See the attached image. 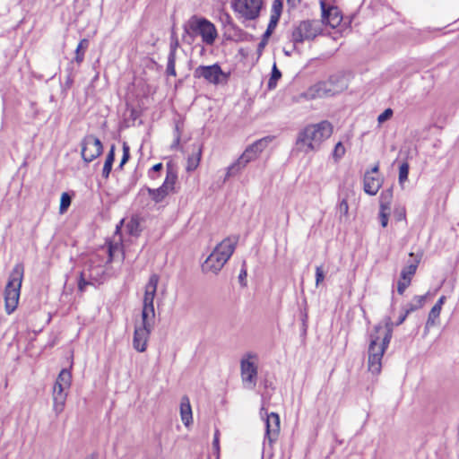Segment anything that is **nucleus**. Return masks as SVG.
Masks as SVG:
<instances>
[{
    "label": "nucleus",
    "instance_id": "a878e982",
    "mask_svg": "<svg viewBox=\"0 0 459 459\" xmlns=\"http://www.w3.org/2000/svg\"><path fill=\"white\" fill-rule=\"evenodd\" d=\"M115 150L116 146L114 144L111 145L110 150L106 157L104 166L102 169V177L105 179H108L109 178V174L112 170V166L115 160Z\"/></svg>",
    "mask_w": 459,
    "mask_h": 459
},
{
    "label": "nucleus",
    "instance_id": "c03bdc74",
    "mask_svg": "<svg viewBox=\"0 0 459 459\" xmlns=\"http://www.w3.org/2000/svg\"><path fill=\"white\" fill-rule=\"evenodd\" d=\"M245 262L243 263V265H242V269L239 273V275H238V281H239V283L242 285V286H246L247 285V281H246V278H247V269L245 268Z\"/></svg>",
    "mask_w": 459,
    "mask_h": 459
},
{
    "label": "nucleus",
    "instance_id": "9b49d317",
    "mask_svg": "<svg viewBox=\"0 0 459 459\" xmlns=\"http://www.w3.org/2000/svg\"><path fill=\"white\" fill-rule=\"evenodd\" d=\"M160 281V276L152 273L145 285L144 296L143 300L142 318L153 320L155 319L154 298L157 292V287Z\"/></svg>",
    "mask_w": 459,
    "mask_h": 459
},
{
    "label": "nucleus",
    "instance_id": "72a5a7b5",
    "mask_svg": "<svg viewBox=\"0 0 459 459\" xmlns=\"http://www.w3.org/2000/svg\"><path fill=\"white\" fill-rule=\"evenodd\" d=\"M129 159H130V147L126 142H124L123 143V156H122L121 161L119 163L118 169H122L124 165L129 160Z\"/></svg>",
    "mask_w": 459,
    "mask_h": 459
},
{
    "label": "nucleus",
    "instance_id": "2f4dec72",
    "mask_svg": "<svg viewBox=\"0 0 459 459\" xmlns=\"http://www.w3.org/2000/svg\"><path fill=\"white\" fill-rule=\"evenodd\" d=\"M72 198L68 193H63L60 199V213H64L67 211L68 207L71 205Z\"/></svg>",
    "mask_w": 459,
    "mask_h": 459
},
{
    "label": "nucleus",
    "instance_id": "a211bd4d",
    "mask_svg": "<svg viewBox=\"0 0 459 459\" xmlns=\"http://www.w3.org/2000/svg\"><path fill=\"white\" fill-rule=\"evenodd\" d=\"M105 274L104 267L93 260H90L82 269V276L88 277L92 282H100Z\"/></svg>",
    "mask_w": 459,
    "mask_h": 459
},
{
    "label": "nucleus",
    "instance_id": "ddd939ff",
    "mask_svg": "<svg viewBox=\"0 0 459 459\" xmlns=\"http://www.w3.org/2000/svg\"><path fill=\"white\" fill-rule=\"evenodd\" d=\"M81 155L86 163H90L101 155L103 145L101 141L93 134H87L81 143Z\"/></svg>",
    "mask_w": 459,
    "mask_h": 459
},
{
    "label": "nucleus",
    "instance_id": "13d9d810",
    "mask_svg": "<svg viewBox=\"0 0 459 459\" xmlns=\"http://www.w3.org/2000/svg\"><path fill=\"white\" fill-rule=\"evenodd\" d=\"M264 410V407H263V408H261V411H260V413H261V414H263Z\"/></svg>",
    "mask_w": 459,
    "mask_h": 459
},
{
    "label": "nucleus",
    "instance_id": "4468645a",
    "mask_svg": "<svg viewBox=\"0 0 459 459\" xmlns=\"http://www.w3.org/2000/svg\"><path fill=\"white\" fill-rule=\"evenodd\" d=\"M262 0H236L234 10L246 20H255L259 16Z\"/></svg>",
    "mask_w": 459,
    "mask_h": 459
},
{
    "label": "nucleus",
    "instance_id": "423d86ee",
    "mask_svg": "<svg viewBox=\"0 0 459 459\" xmlns=\"http://www.w3.org/2000/svg\"><path fill=\"white\" fill-rule=\"evenodd\" d=\"M23 274L24 266L22 263H19L14 265L9 275L4 290V302L7 314L13 313L17 307Z\"/></svg>",
    "mask_w": 459,
    "mask_h": 459
},
{
    "label": "nucleus",
    "instance_id": "4d7b16f0",
    "mask_svg": "<svg viewBox=\"0 0 459 459\" xmlns=\"http://www.w3.org/2000/svg\"><path fill=\"white\" fill-rule=\"evenodd\" d=\"M85 459H96V456L94 455H91L87 456Z\"/></svg>",
    "mask_w": 459,
    "mask_h": 459
},
{
    "label": "nucleus",
    "instance_id": "c756f323",
    "mask_svg": "<svg viewBox=\"0 0 459 459\" xmlns=\"http://www.w3.org/2000/svg\"><path fill=\"white\" fill-rule=\"evenodd\" d=\"M393 197L392 189L383 191L380 195V208L390 209L391 200Z\"/></svg>",
    "mask_w": 459,
    "mask_h": 459
},
{
    "label": "nucleus",
    "instance_id": "2eb2a0df",
    "mask_svg": "<svg viewBox=\"0 0 459 459\" xmlns=\"http://www.w3.org/2000/svg\"><path fill=\"white\" fill-rule=\"evenodd\" d=\"M194 76L195 78H204L207 82L218 84L221 82V77L224 79L227 78V75L223 73L221 66L218 64H214L212 65H200L195 68L194 72Z\"/></svg>",
    "mask_w": 459,
    "mask_h": 459
},
{
    "label": "nucleus",
    "instance_id": "cd10ccee",
    "mask_svg": "<svg viewBox=\"0 0 459 459\" xmlns=\"http://www.w3.org/2000/svg\"><path fill=\"white\" fill-rule=\"evenodd\" d=\"M89 48V40L87 39H82L76 49H75V57H74V61L80 65L81 63H82L83 59H84V54H85V51L87 50V48Z\"/></svg>",
    "mask_w": 459,
    "mask_h": 459
},
{
    "label": "nucleus",
    "instance_id": "e433bc0d",
    "mask_svg": "<svg viewBox=\"0 0 459 459\" xmlns=\"http://www.w3.org/2000/svg\"><path fill=\"white\" fill-rule=\"evenodd\" d=\"M278 22H279V21L270 18L269 24L267 26L266 30L263 34V37L265 39H269L271 37L272 33L273 32L275 27L277 26Z\"/></svg>",
    "mask_w": 459,
    "mask_h": 459
},
{
    "label": "nucleus",
    "instance_id": "603ef678",
    "mask_svg": "<svg viewBox=\"0 0 459 459\" xmlns=\"http://www.w3.org/2000/svg\"><path fill=\"white\" fill-rule=\"evenodd\" d=\"M370 175H377L379 171V163L377 162L370 170H368Z\"/></svg>",
    "mask_w": 459,
    "mask_h": 459
},
{
    "label": "nucleus",
    "instance_id": "39448f33",
    "mask_svg": "<svg viewBox=\"0 0 459 459\" xmlns=\"http://www.w3.org/2000/svg\"><path fill=\"white\" fill-rule=\"evenodd\" d=\"M273 139L274 136L268 135L256 140L252 144L248 145L241 156L227 168L224 181L230 177L238 175L250 161L256 160Z\"/></svg>",
    "mask_w": 459,
    "mask_h": 459
},
{
    "label": "nucleus",
    "instance_id": "c85d7f7f",
    "mask_svg": "<svg viewBox=\"0 0 459 459\" xmlns=\"http://www.w3.org/2000/svg\"><path fill=\"white\" fill-rule=\"evenodd\" d=\"M281 77V71L277 68L276 64L273 65L271 77L268 81V89L273 90L276 87L278 80Z\"/></svg>",
    "mask_w": 459,
    "mask_h": 459
},
{
    "label": "nucleus",
    "instance_id": "412c9836",
    "mask_svg": "<svg viewBox=\"0 0 459 459\" xmlns=\"http://www.w3.org/2000/svg\"><path fill=\"white\" fill-rule=\"evenodd\" d=\"M179 47V43L178 39L172 40L169 45V53L168 56V63L166 68V74L169 76H176V53L177 49Z\"/></svg>",
    "mask_w": 459,
    "mask_h": 459
},
{
    "label": "nucleus",
    "instance_id": "3c124183",
    "mask_svg": "<svg viewBox=\"0 0 459 459\" xmlns=\"http://www.w3.org/2000/svg\"><path fill=\"white\" fill-rule=\"evenodd\" d=\"M446 299V296H441L434 306H436L438 308L442 309V307L445 304Z\"/></svg>",
    "mask_w": 459,
    "mask_h": 459
},
{
    "label": "nucleus",
    "instance_id": "8fccbe9b",
    "mask_svg": "<svg viewBox=\"0 0 459 459\" xmlns=\"http://www.w3.org/2000/svg\"><path fill=\"white\" fill-rule=\"evenodd\" d=\"M407 316H408L403 312V313L399 316L398 320H397L395 323H394V322H393V324H394V326H398V325H402V324L406 320Z\"/></svg>",
    "mask_w": 459,
    "mask_h": 459
},
{
    "label": "nucleus",
    "instance_id": "f704fd0d",
    "mask_svg": "<svg viewBox=\"0 0 459 459\" xmlns=\"http://www.w3.org/2000/svg\"><path fill=\"white\" fill-rule=\"evenodd\" d=\"M349 212V205L348 202L345 198L340 201L339 204L337 205V213L340 215V219L342 218V216H347Z\"/></svg>",
    "mask_w": 459,
    "mask_h": 459
},
{
    "label": "nucleus",
    "instance_id": "bb28decb",
    "mask_svg": "<svg viewBox=\"0 0 459 459\" xmlns=\"http://www.w3.org/2000/svg\"><path fill=\"white\" fill-rule=\"evenodd\" d=\"M441 310L442 309L438 308L436 306L432 307V308L430 309V311L429 313L428 319H427V322L425 325V332L426 333L429 331V328H431L437 325V320L439 318Z\"/></svg>",
    "mask_w": 459,
    "mask_h": 459
},
{
    "label": "nucleus",
    "instance_id": "37998d69",
    "mask_svg": "<svg viewBox=\"0 0 459 459\" xmlns=\"http://www.w3.org/2000/svg\"><path fill=\"white\" fill-rule=\"evenodd\" d=\"M387 209L380 208L379 219L382 227H386L388 224V214L385 212Z\"/></svg>",
    "mask_w": 459,
    "mask_h": 459
},
{
    "label": "nucleus",
    "instance_id": "f8f14e48",
    "mask_svg": "<svg viewBox=\"0 0 459 459\" xmlns=\"http://www.w3.org/2000/svg\"><path fill=\"white\" fill-rule=\"evenodd\" d=\"M154 327V321L142 318L141 325L134 326L133 336V347L139 352H143L147 349V343L150 334Z\"/></svg>",
    "mask_w": 459,
    "mask_h": 459
},
{
    "label": "nucleus",
    "instance_id": "9d476101",
    "mask_svg": "<svg viewBox=\"0 0 459 459\" xmlns=\"http://www.w3.org/2000/svg\"><path fill=\"white\" fill-rule=\"evenodd\" d=\"M257 356L255 353L245 354L240 360V375L243 386L254 389L257 383L258 368L255 364Z\"/></svg>",
    "mask_w": 459,
    "mask_h": 459
},
{
    "label": "nucleus",
    "instance_id": "f3484780",
    "mask_svg": "<svg viewBox=\"0 0 459 459\" xmlns=\"http://www.w3.org/2000/svg\"><path fill=\"white\" fill-rule=\"evenodd\" d=\"M320 5L322 10V20L320 22L322 24L325 23L333 28L337 27L342 20L339 8L333 5H327L323 0L320 1Z\"/></svg>",
    "mask_w": 459,
    "mask_h": 459
},
{
    "label": "nucleus",
    "instance_id": "5fc2aeb1",
    "mask_svg": "<svg viewBox=\"0 0 459 459\" xmlns=\"http://www.w3.org/2000/svg\"><path fill=\"white\" fill-rule=\"evenodd\" d=\"M108 256H109V261H112V259H113V247L112 246H109V247H108Z\"/></svg>",
    "mask_w": 459,
    "mask_h": 459
},
{
    "label": "nucleus",
    "instance_id": "09e8293b",
    "mask_svg": "<svg viewBox=\"0 0 459 459\" xmlns=\"http://www.w3.org/2000/svg\"><path fill=\"white\" fill-rule=\"evenodd\" d=\"M212 446L215 450H219V431L216 430L213 437Z\"/></svg>",
    "mask_w": 459,
    "mask_h": 459
},
{
    "label": "nucleus",
    "instance_id": "79ce46f5",
    "mask_svg": "<svg viewBox=\"0 0 459 459\" xmlns=\"http://www.w3.org/2000/svg\"><path fill=\"white\" fill-rule=\"evenodd\" d=\"M325 279V273L322 266L316 268V284L318 286Z\"/></svg>",
    "mask_w": 459,
    "mask_h": 459
},
{
    "label": "nucleus",
    "instance_id": "aec40b11",
    "mask_svg": "<svg viewBox=\"0 0 459 459\" xmlns=\"http://www.w3.org/2000/svg\"><path fill=\"white\" fill-rule=\"evenodd\" d=\"M411 258L407 264L402 269L400 279L411 282L413 275L416 273L417 268L421 260V255H415L413 252L409 254Z\"/></svg>",
    "mask_w": 459,
    "mask_h": 459
},
{
    "label": "nucleus",
    "instance_id": "b1692460",
    "mask_svg": "<svg viewBox=\"0 0 459 459\" xmlns=\"http://www.w3.org/2000/svg\"><path fill=\"white\" fill-rule=\"evenodd\" d=\"M181 420L186 427H188L193 421L192 409L189 398L185 395L181 398L180 403Z\"/></svg>",
    "mask_w": 459,
    "mask_h": 459
},
{
    "label": "nucleus",
    "instance_id": "ea45409f",
    "mask_svg": "<svg viewBox=\"0 0 459 459\" xmlns=\"http://www.w3.org/2000/svg\"><path fill=\"white\" fill-rule=\"evenodd\" d=\"M410 284V281L400 279L397 282V292L403 295Z\"/></svg>",
    "mask_w": 459,
    "mask_h": 459
},
{
    "label": "nucleus",
    "instance_id": "58836bf2",
    "mask_svg": "<svg viewBox=\"0 0 459 459\" xmlns=\"http://www.w3.org/2000/svg\"><path fill=\"white\" fill-rule=\"evenodd\" d=\"M394 112L392 108H386L383 113H381L378 117L377 121L379 124H382L385 122L386 120L390 119L393 116Z\"/></svg>",
    "mask_w": 459,
    "mask_h": 459
},
{
    "label": "nucleus",
    "instance_id": "dca6fc26",
    "mask_svg": "<svg viewBox=\"0 0 459 459\" xmlns=\"http://www.w3.org/2000/svg\"><path fill=\"white\" fill-rule=\"evenodd\" d=\"M265 419V434L264 446L267 443L270 446L277 440L280 433V417L275 412L267 413Z\"/></svg>",
    "mask_w": 459,
    "mask_h": 459
},
{
    "label": "nucleus",
    "instance_id": "a19ab883",
    "mask_svg": "<svg viewBox=\"0 0 459 459\" xmlns=\"http://www.w3.org/2000/svg\"><path fill=\"white\" fill-rule=\"evenodd\" d=\"M427 295L428 294L419 295V296H415L412 299V302L415 304V306L418 307V309L424 306V304L426 302Z\"/></svg>",
    "mask_w": 459,
    "mask_h": 459
},
{
    "label": "nucleus",
    "instance_id": "4be33fe9",
    "mask_svg": "<svg viewBox=\"0 0 459 459\" xmlns=\"http://www.w3.org/2000/svg\"><path fill=\"white\" fill-rule=\"evenodd\" d=\"M202 149L203 147L200 143H194L192 145V154L187 159V171H193L198 167L202 157Z\"/></svg>",
    "mask_w": 459,
    "mask_h": 459
},
{
    "label": "nucleus",
    "instance_id": "7ed1b4c3",
    "mask_svg": "<svg viewBox=\"0 0 459 459\" xmlns=\"http://www.w3.org/2000/svg\"><path fill=\"white\" fill-rule=\"evenodd\" d=\"M238 241V237L236 236L224 238L203 263L202 271L217 274L233 255Z\"/></svg>",
    "mask_w": 459,
    "mask_h": 459
},
{
    "label": "nucleus",
    "instance_id": "f257e3e1",
    "mask_svg": "<svg viewBox=\"0 0 459 459\" xmlns=\"http://www.w3.org/2000/svg\"><path fill=\"white\" fill-rule=\"evenodd\" d=\"M394 331L390 317L376 325L369 333L368 368L372 374H379L382 368V358L388 348Z\"/></svg>",
    "mask_w": 459,
    "mask_h": 459
},
{
    "label": "nucleus",
    "instance_id": "c9c22d12",
    "mask_svg": "<svg viewBox=\"0 0 459 459\" xmlns=\"http://www.w3.org/2000/svg\"><path fill=\"white\" fill-rule=\"evenodd\" d=\"M345 154V148L342 142H339L336 143L334 150L333 152V157L335 160H339L342 159Z\"/></svg>",
    "mask_w": 459,
    "mask_h": 459
},
{
    "label": "nucleus",
    "instance_id": "6e6552de",
    "mask_svg": "<svg viewBox=\"0 0 459 459\" xmlns=\"http://www.w3.org/2000/svg\"><path fill=\"white\" fill-rule=\"evenodd\" d=\"M72 383V374L67 368H63L58 374L53 387V411L58 416L65 409L67 393Z\"/></svg>",
    "mask_w": 459,
    "mask_h": 459
},
{
    "label": "nucleus",
    "instance_id": "864d4df0",
    "mask_svg": "<svg viewBox=\"0 0 459 459\" xmlns=\"http://www.w3.org/2000/svg\"><path fill=\"white\" fill-rule=\"evenodd\" d=\"M162 168H163V165H162V163L160 162V163L153 165L151 170L153 172H159L162 169Z\"/></svg>",
    "mask_w": 459,
    "mask_h": 459
},
{
    "label": "nucleus",
    "instance_id": "7c9ffc66",
    "mask_svg": "<svg viewBox=\"0 0 459 459\" xmlns=\"http://www.w3.org/2000/svg\"><path fill=\"white\" fill-rule=\"evenodd\" d=\"M282 6L283 5L281 0H273L271 18L279 21L281 14Z\"/></svg>",
    "mask_w": 459,
    "mask_h": 459
},
{
    "label": "nucleus",
    "instance_id": "473e14b6",
    "mask_svg": "<svg viewBox=\"0 0 459 459\" xmlns=\"http://www.w3.org/2000/svg\"><path fill=\"white\" fill-rule=\"evenodd\" d=\"M409 164L403 162L399 168V183L402 185L408 179Z\"/></svg>",
    "mask_w": 459,
    "mask_h": 459
},
{
    "label": "nucleus",
    "instance_id": "49530a36",
    "mask_svg": "<svg viewBox=\"0 0 459 459\" xmlns=\"http://www.w3.org/2000/svg\"><path fill=\"white\" fill-rule=\"evenodd\" d=\"M418 307L415 306V304L411 301L408 304H406L404 307H403V312L408 316L409 314H411V312L417 310Z\"/></svg>",
    "mask_w": 459,
    "mask_h": 459
},
{
    "label": "nucleus",
    "instance_id": "6ab92c4d",
    "mask_svg": "<svg viewBox=\"0 0 459 459\" xmlns=\"http://www.w3.org/2000/svg\"><path fill=\"white\" fill-rule=\"evenodd\" d=\"M383 185V178L379 175H370L366 171L363 178V189L369 195H376Z\"/></svg>",
    "mask_w": 459,
    "mask_h": 459
},
{
    "label": "nucleus",
    "instance_id": "4c0bfd02",
    "mask_svg": "<svg viewBox=\"0 0 459 459\" xmlns=\"http://www.w3.org/2000/svg\"><path fill=\"white\" fill-rule=\"evenodd\" d=\"M91 281L89 280L88 277L82 276V271L80 273V278L78 281V289L80 291H84L87 285L93 284Z\"/></svg>",
    "mask_w": 459,
    "mask_h": 459
},
{
    "label": "nucleus",
    "instance_id": "de8ad7c7",
    "mask_svg": "<svg viewBox=\"0 0 459 459\" xmlns=\"http://www.w3.org/2000/svg\"><path fill=\"white\" fill-rule=\"evenodd\" d=\"M268 39H265V38H264V37L262 36V39H261V41L259 42V44H258V46H257V50H256V51H257V54H258L259 56H260V55H262V53H263V51H264V49L265 46H266V45H267V43H268Z\"/></svg>",
    "mask_w": 459,
    "mask_h": 459
},
{
    "label": "nucleus",
    "instance_id": "393cba45",
    "mask_svg": "<svg viewBox=\"0 0 459 459\" xmlns=\"http://www.w3.org/2000/svg\"><path fill=\"white\" fill-rule=\"evenodd\" d=\"M166 168L167 174L163 185L166 186L173 193H176L175 185L178 180L177 171L175 170L173 165L170 162L167 163Z\"/></svg>",
    "mask_w": 459,
    "mask_h": 459
},
{
    "label": "nucleus",
    "instance_id": "f03ea898",
    "mask_svg": "<svg viewBox=\"0 0 459 459\" xmlns=\"http://www.w3.org/2000/svg\"><path fill=\"white\" fill-rule=\"evenodd\" d=\"M332 133L333 126L328 121L308 125L299 132L296 149L306 154L317 152L322 143L329 138Z\"/></svg>",
    "mask_w": 459,
    "mask_h": 459
},
{
    "label": "nucleus",
    "instance_id": "a18cd8bd",
    "mask_svg": "<svg viewBox=\"0 0 459 459\" xmlns=\"http://www.w3.org/2000/svg\"><path fill=\"white\" fill-rule=\"evenodd\" d=\"M175 133H176V136H175L174 142L171 144V149H176L180 143V132H179L178 126H176Z\"/></svg>",
    "mask_w": 459,
    "mask_h": 459
},
{
    "label": "nucleus",
    "instance_id": "1a4fd4ad",
    "mask_svg": "<svg viewBox=\"0 0 459 459\" xmlns=\"http://www.w3.org/2000/svg\"><path fill=\"white\" fill-rule=\"evenodd\" d=\"M323 30V24L319 20L302 21L293 29L291 41L296 48L299 44L315 39Z\"/></svg>",
    "mask_w": 459,
    "mask_h": 459
},
{
    "label": "nucleus",
    "instance_id": "20e7f679",
    "mask_svg": "<svg viewBox=\"0 0 459 459\" xmlns=\"http://www.w3.org/2000/svg\"><path fill=\"white\" fill-rule=\"evenodd\" d=\"M348 88V79L344 74L339 73L333 74L325 82H319L306 91L301 96L306 100H314L326 96L335 95Z\"/></svg>",
    "mask_w": 459,
    "mask_h": 459
},
{
    "label": "nucleus",
    "instance_id": "5701e85b",
    "mask_svg": "<svg viewBox=\"0 0 459 459\" xmlns=\"http://www.w3.org/2000/svg\"><path fill=\"white\" fill-rule=\"evenodd\" d=\"M155 204L161 203L169 195L173 194L166 186L163 184L158 188L144 187Z\"/></svg>",
    "mask_w": 459,
    "mask_h": 459
},
{
    "label": "nucleus",
    "instance_id": "6e6d98bb",
    "mask_svg": "<svg viewBox=\"0 0 459 459\" xmlns=\"http://www.w3.org/2000/svg\"><path fill=\"white\" fill-rule=\"evenodd\" d=\"M72 82H73V80L70 77H68L67 81H66V85L70 86L72 84Z\"/></svg>",
    "mask_w": 459,
    "mask_h": 459
},
{
    "label": "nucleus",
    "instance_id": "0eeeda50",
    "mask_svg": "<svg viewBox=\"0 0 459 459\" xmlns=\"http://www.w3.org/2000/svg\"><path fill=\"white\" fill-rule=\"evenodd\" d=\"M184 31L186 36L194 39L201 36L206 45H212L217 38L215 26L205 18L192 16L184 25Z\"/></svg>",
    "mask_w": 459,
    "mask_h": 459
}]
</instances>
